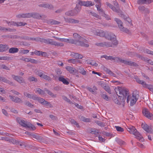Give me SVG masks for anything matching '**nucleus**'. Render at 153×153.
<instances>
[{
    "label": "nucleus",
    "instance_id": "2eb2a0df",
    "mask_svg": "<svg viewBox=\"0 0 153 153\" xmlns=\"http://www.w3.org/2000/svg\"><path fill=\"white\" fill-rule=\"evenodd\" d=\"M101 58H104L107 60H114L117 62H119L120 58L117 57H113L112 56H108L105 55H104L101 56Z\"/></svg>",
    "mask_w": 153,
    "mask_h": 153
},
{
    "label": "nucleus",
    "instance_id": "4be33fe9",
    "mask_svg": "<svg viewBox=\"0 0 153 153\" xmlns=\"http://www.w3.org/2000/svg\"><path fill=\"white\" fill-rule=\"evenodd\" d=\"M142 127L146 131L149 133H151V128L148 125L145 123H143L142 124Z\"/></svg>",
    "mask_w": 153,
    "mask_h": 153
},
{
    "label": "nucleus",
    "instance_id": "680f3d73",
    "mask_svg": "<svg viewBox=\"0 0 153 153\" xmlns=\"http://www.w3.org/2000/svg\"><path fill=\"white\" fill-rule=\"evenodd\" d=\"M91 65L94 66L95 67H97L98 66V64L97 63H96L95 62L92 61L91 62H90L89 63Z\"/></svg>",
    "mask_w": 153,
    "mask_h": 153
},
{
    "label": "nucleus",
    "instance_id": "c03bdc74",
    "mask_svg": "<svg viewBox=\"0 0 153 153\" xmlns=\"http://www.w3.org/2000/svg\"><path fill=\"white\" fill-rule=\"evenodd\" d=\"M103 69L107 73L111 75L112 74V72L109 69L105 66L103 67Z\"/></svg>",
    "mask_w": 153,
    "mask_h": 153
},
{
    "label": "nucleus",
    "instance_id": "9d476101",
    "mask_svg": "<svg viewBox=\"0 0 153 153\" xmlns=\"http://www.w3.org/2000/svg\"><path fill=\"white\" fill-rule=\"evenodd\" d=\"M95 6L97 8V10L99 11V13L100 15L105 17L107 20L110 19L108 16L105 13L104 11L101 8V3L98 4H96Z\"/></svg>",
    "mask_w": 153,
    "mask_h": 153
},
{
    "label": "nucleus",
    "instance_id": "7c9ffc66",
    "mask_svg": "<svg viewBox=\"0 0 153 153\" xmlns=\"http://www.w3.org/2000/svg\"><path fill=\"white\" fill-rule=\"evenodd\" d=\"M79 118L80 120L85 122H89L91 121V120L90 119L86 118L83 116H79Z\"/></svg>",
    "mask_w": 153,
    "mask_h": 153
},
{
    "label": "nucleus",
    "instance_id": "0eeeda50",
    "mask_svg": "<svg viewBox=\"0 0 153 153\" xmlns=\"http://www.w3.org/2000/svg\"><path fill=\"white\" fill-rule=\"evenodd\" d=\"M44 16H45L43 15H39L38 13L32 14L31 13L19 14L16 15V17L19 18H28L32 17L36 19H40Z\"/></svg>",
    "mask_w": 153,
    "mask_h": 153
},
{
    "label": "nucleus",
    "instance_id": "a19ab883",
    "mask_svg": "<svg viewBox=\"0 0 153 153\" xmlns=\"http://www.w3.org/2000/svg\"><path fill=\"white\" fill-rule=\"evenodd\" d=\"M16 145H18L20 146H24L25 147H26L25 143L23 142H21L18 140L16 144Z\"/></svg>",
    "mask_w": 153,
    "mask_h": 153
},
{
    "label": "nucleus",
    "instance_id": "39448f33",
    "mask_svg": "<svg viewBox=\"0 0 153 153\" xmlns=\"http://www.w3.org/2000/svg\"><path fill=\"white\" fill-rule=\"evenodd\" d=\"M114 91L117 96H118L119 94L123 96H129L128 90L124 87H118L115 88Z\"/></svg>",
    "mask_w": 153,
    "mask_h": 153
},
{
    "label": "nucleus",
    "instance_id": "6e6552de",
    "mask_svg": "<svg viewBox=\"0 0 153 153\" xmlns=\"http://www.w3.org/2000/svg\"><path fill=\"white\" fill-rule=\"evenodd\" d=\"M16 120L20 125L25 128H29L30 129L34 130L36 129L35 127L27 122H25L23 120H21L19 118H17Z\"/></svg>",
    "mask_w": 153,
    "mask_h": 153
},
{
    "label": "nucleus",
    "instance_id": "c9c22d12",
    "mask_svg": "<svg viewBox=\"0 0 153 153\" xmlns=\"http://www.w3.org/2000/svg\"><path fill=\"white\" fill-rule=\"evenodd\" d=\"M95 122L96 123V124H97L98 126L101 127H104L106 125L105 123L101 122L100 121H95Z\"/></svg>",
    "mask_w": 153,
    "mask_h": 153
},
{
    "label": "nucleus",
    "instance_id": "412c9836",
    "mask_svg": "<svg viewBox=\"0 0 153 153\" xmlns=\"http://www.w3.org/2000/svg\"><path fill=\"white\" fill-rule=\"evenodd\" d=\"M143 115L149 119H150L152 116V114L148 111L147 109H145L143 111Z\"/></svg>",
    "mask_w": 153,
    "mask_h": 153
},
{
    "label": "nucleus",
    "instance_id": "423d86ee",
    "mask_svg": "<svg viewBox=\"0 0 153 153\" xmlns=\"http://www.w3.org/2000/svg\"><path fill=\"white\" fill-rule=\"evenodd\" d=\"M126 99V96H113L112 98L115 103L121 106L122 107H124L125 106V100Z\"/></svg>",
    "mask_w": 153,
    "mask_h": 153
},
{
    "label": "nucleus",
    "instance_id": "aec40b11",
    "mask_svg": "<svg viewBox=\"0 0 153 153\" xmlns=\"http://www.w3.org/2000/svg\"><path fill=\"white\" fill-rule=\"evenodd\" d=\"M30 136H31L33 138L36 139L39 141H41L44 139L43 137L37 134L31 133V134H30Z\"/></svg>",
    "mask_w": 153,
    "mask_h": 153
},
{
    "label": "nucleus",
    "instance_id": "1a4fd4ad",
    "mask_svg": "<svg viewBox=\"0 0 153 153\" xmlns=\"http://www.w3.org/2000/svg\"><path fill=\"white\" fill-rule=\"evenodd\" d=\"M136 81L138 83L141 84L145 88H148L150 91L153 92V85H148L143 80H140L137 77L135 78Z\"/></svg>",
    "mask_w": 153,
    "mask_h": 153
},
{
    "label": "nucleus",
    "instance_id": "393cba45",
    "mask_svg": "<svg viewBox=\"0 0 153 153\" xmlns=\"http://www.w3.org/2000/svg\"><path fill=\"white\" fill-rule=\"evenodd\" d=\"M59 80L62 82L65 85H68L69 82L68 81V78L65 79L63 76H61L59 77L58 79Z\"/></svg>",
    "mask_w": 153,
    "mask_h": 153
},
{
    "label": "nucleus",
    "instance_id": "6ab92c4d",
    "mask_svg": "<svg viewBox=\"0 0 153 153\" xmlns=\"http://www.w3.org/2000/svg\"><path fill=\"white\" fill-rule=\"evenodd\" d=\"M29 97L30 99H33L34 100H37L40 103L44 105L45 101L44 99L36 96H29Z\"/></svg>",
    "mask_w": 153,
    "mask_h": 153
},
{
    "label": "nucleus",
    "instance_id": "3c124183",
    "mask_svg": "<svg viewBox=\"0 0 153 153\" xmlns=\"http://www.w3.org/2000/svg\"><path fill=\"white\" fill-rule=\"evenodd\" d=\"M115 128L117 131L122 132L124 131V129L121 127L119 126H115Z\"/></svg>",
    "mask_w": 153,
    "mask_h": 153
},
{
    "label": "nucleus",
    "instance_id": "09e8293b",
    "mask_svg": "<svg viewBox=\"0 0 153 153\" xmlns=\"http://www.w3.org/2000/svg\"><path fill=\"white\" fill-rule=\"evenodd\" d=\"M88 90L90 92H94L95 91L97 90V88L96 87L94 86L93 88H88Z\"/></svg>",
    "mask_w": 153,
    "mask_h": 153
},
{
    "label": "nucleus",
    "instance_id": "338daca9",
    "mask_svg": "<svg viewBox=\"0 0 153 153\" xmlns=\"http://www.w3.org/2000/svg\"><path fill=\"white\" fill-rule=\"evenodd\" d=\"M3 113L6 116H8V114L7 111L4 109H2V110Z\"/></svg>",
    "mask_w": 153,
    "mask_h": 153
},
{
    "label": "nucleus",
    "instance_id": "a878e982",
    "mask_svg": "<svg viewBox=\"0 0 153 153\" xmlns=\"http://www.w3.org/2000/svg\"><path fill=\"white\" fill-rule=\"evenodd\" d=\"M40 41L41 42L52 45H53V43L55 41H53L52 39H41Z\"/></svg>",
    "mask_w": 153,
    "mask_h": 153
},
{
    "label": "nucleus",
    "instance_id": "4468645a",
    "mask_svg": "<svg viewBox=\"0 0 153 153\" xmlns=\"http://www.w3.org/2000/svg\"><path fill=\"white\" fill-rule=\"evenodd\" d=\"M120 62L123 63L125 64L131 66L135 67H137L138 66V65L135 62H132L131 61L123 60L120 58L119 60V62Z\"/></svg>",
    "mask_w": 153,
    "mask_h": 153
},
{
    "label": "nucleus",
    "instance_id": "4c0bfd02",
    "mask_svg": "<svg viewBox=\"0 0 153 153\" xmlns=\"http://www.w3.org/2000/svg\"><path fill=\"white\" fill-rule=\"evenodd\" d=\"M79 73L82 75H85L86 74V71L83 68L80 67L79 68Z\"/></svg>",
    "mask_w": 153,
    "mask_h": 153
},
{
    "label": "nucleus",
    "instance_id": "0e129e2a",
    "mask_svg": "<svg viewBox=\"0 0 153 153\" xmlns=\"http://www.w3.org/2000/svg\"><path fill=\"white\" fill-rule=\"evenodd\" d=\"M102 98L107 100H109L111 99V98L109 96H101Z\"/></svg>",
    "mask_w": 153,
    "mask_h": 153
},
{
    "label": "nucleus",
    "instance_id": "69168bd1",
    "mask_svg": "<svg viewBox=\"0 0 153 153\" xmlns=\"http://www.w3.org/2000/svg\"><path fill=\"white\" fill-rule=\"evenodd\" d=\"M1 68L7 70H9V68L4 65H1Z\"/></svg>",
    "mask_w": 153,
    "mask_h": 153
},
{
    "label": "nucleus",
    "instance_id": "864d4df0",
    "mask_svg": "<svg viewBox=\"0 0 153 153\" xmlns=\"http://www.w3.org/2000/svg\"><path fill=\"white\" fill-rule=\"evenodd\" d=\"M29 52V50H22L20 51V52L21 53L24 54L28 53Z\"/></svg>",
    "mask_w": 153,
    "mask_h": 153
},
{
    "label": "nucleus",
    "instance_id": "6e6d98bb",
    "mask_svg": "<svg viewBox=\"0 0 153 153\" xmlns=\"http://www.w3.org/2000/svg\"><path fill=\"white\" fill-rule=\"evenodd\" d=\"M0 80L1 81H3L4 82H6L7 83H9V81L5 79V78H4L2 77H1L0 76Z\"/></svg>",
    "mask_w": 153,
    "mask_h": 153
},
{
    "label": "nucleus",
    "instance_id": "ea45409f",
    "mask_svg": "<svg viewBox=\"0 0 153 153\" xmlns=\"http://www.w3.org/2000/svg\"><path fill=\"white\" fill-rule=\"evenodd\" d=\"M44 105L47 108H53V106L50 103L47 101H45L44 102Z\"/></svg>",
    "mask_w": 153,
    "mask_h": 153
},
{
    "label": "nucleus",
    "instance_id": "f8f14e48",
    "mask_svg": "<svg viewBox=\"0 0 153 153\" xmlns=\"http://www.w3.org/2000/svg\"><path fill=\"white\" fill-rule=\"evenodd\" d=\"M60 41L67 43L75 44L77 45H84L83 44L80 42H79V43H77L76 41H75L74 39H72L61 38V39H60Z\"/></svg>",
    "mask_w": 153,
    "mask_h": 153
},
{
    "label": "nucleus",
    "instance_id": "58836bf2",
    "mask_svg": "<svg viewBox=\"0 0 153 153\" xmlns=\"http://www.w3.org/2000/svg\"><path fill=\"white\" fill-rule=\"evenodd\" d=\"M116 141L120 145H123L125 143L124 141H123L121 140L118 138H117L116 139Z\"/></svg>",
    "mask_w": 153,
    "mask_h": 153
},
{
    "label": "nucleus",
    "instance_id": "473e14b6",
    "mask_svg": "<svg viewBox=\"0 0 153 153\" xmlns=\"http://www.w3.org/2000/svg\"><path fill=\"white\" fill-rule=\"evenodd\" d=\"M19 51L18 48H12L9 50V52L10 53H15Z\"/></svg>",
    "mask_w": 153,
    "mask_h": 153
},
{
    "label": "nucleus",
    "instance_id": "f3484780",
    "mask_svg": "<svg viewBox=\"0 0 153 153\" xmlns=\"http://www.w3.org/2000/svg\"><path fill=\"white\" fill-rule=\"evenodd\" d=\"M9 26H23L27 24L25 23L19 22H16L13 21H11L7 22Z\"/></svg>",
    "mask_w": 153,
    "mask_h": 153
},
{
    "label": "nucleus",
    "instance_id": "8fccbe9b",
    "mask_svg": "<svg viewBox=\"0 0 153 153\" xmlns=\"http://www.w3.org/2000/svg\"><path fill=\"white\" fill-rule=\"evenodd\" d=\"M28 80L30 81H35V82H37V79L36 78H35L33 76H30L28 78Z\"/></svg>",
    "mask_w": 153,
    "mask_h": 153
},
{
    "label": "nucleus",
    "instance_id": "f704fd0d",
    "mask_svg": "<svg viewBox=\"0 0 153 153\" xmlns=\"http://www.w3.org/2000/svg\"><path fill=\"white\" fill-rule=\"evenodd\" d=\"M35 54L37 55H42V56H45L46 55V53L45 52H41L39 51H35L34 52Z\"/></svg>",
    "mask_w": 153,
    "mask_h": 153
},
{
    "label": "nucleus",
    "instance_id": "f257e3e1",
    "mask_svg": "<svg viewBox=\"0 0 153 153\" xmlns=\"http://www.w3.org/2000/svg\"><path fill=\"white\" fill-rule=\"evenodd\" d=\"M90 32L96 36L100 37L105 36L106 38L110 40L111 42H105L104 43H96V45L98 46L107 47H113L118 44L117 41L116 39V36L113 34L107 32H105L100 29H96L92 28L90 30Z\"/></svg>",
    "mask_w": 153,
    "mask_h": 153
},
{
    "label": "nucleus",
    "instance_id": "cd10ccee",
    "mask_svg": "<svg viewBox=\"0 0 153 153\" xmlns=\"http://www.w3.org/2000/svg\"><path fill=\"white\" fill-rule=\"evenodd\" d=\"M65 69L71 74H73L76 72L75 69L71 66H67L65 67Z\"/></svg>",
    "mask_w": 153,
    "mask_h": 153
},
{
    "label": "nucleus",
    "instance_id": "de8ad7c7",
    "mask_svg": "<svg viewBox=\"0 0 153 153\" xmlns=\"http://www.w3.org/2000/svg\"><path fill=\"white\" fill-rule=\"evenodd\" d=\"M73 11V10L68 11L65 13V14L68 16H73L75 15V14L74 13Z\"/></svg>",
    "mask_w": 153,
    "mask_h": 153
},
{
    "label": "nucleus",
    "instance_id": "49530a36",
    "mask_svg": "<svg viewBox=\"0 0 153 153\" xmlns=\"http://www.w3.org/2000/svg\"><path fill=\"white\" fill-rule=\"evenodd\" d=\"M53 45L56 46H62L64 45L63 43H62L58 42L56 41H54L53 43Z\"/></svg>",
    "mask_w": 153,
    "mask_h": 153
},
{
    "label": "nucleus",
    "instance_id": "7ed1b4c3",
    "mask_svg": "<svg viewBox=\"0 0 153 153\" xmlns=\"http://www.w3.org/2000/svg\"><path fill=\"white\" fill-rule=\"evenodd\" d=\"M94 4V2L91 1H83L81 0H78V3L76 4L75 10L77 12H79L81 9V6H84L86 7H91Z\"/></svg>",
    "mask_w": 153,
    "mask_h": 153
},
{
    "label": "nucleus",
    "instance_id": "4d7b16f0",
    "mask_svg": "<svg viewBox=\"0 0 153 153\" xmlns=\"http://www.w3.org/2000/svg\"><path fill=\"white\" fill-rule=\"evenodd\" d=\"M91 15L93 16L96 17V18L98 19H100V17L97 14L95 13H91Z\"/></svg>",
    "mask_w": 153,
    "mask_h": 153
},
{
    "label": "nucleus",
    "instance_id": "5fc2aeb1",
    "mask_svg": "<svg viewBox=\"0 0 153 153\" xmlns=\"http://www.w3.org/2000/svg\"><path fill=\"white\" fill-rule=\"evenodd\" d=\"M42 78L48 80L51 79V78L50 76L44 74H43Z\"/></svg>",
    "mask_w": 153,
    "mask_h": 153
},
{
    "label": "nucleus",
    "instance_id": "e2e57ef3",
    "mask_svg": "<svg viewBox=\"0 0 153 153\" xmlns=\"http://www.w3.org/2000/svg\"><path fill=\"white\" fill-rule=\"evenodd\" d=\"M7 100V98L6 97H4L2 96H0V101L1 102H5Z\"/></svg>",
    "mask_w": 153,
    "mask_h": 153
},
{
    "label": "nucleus",
    "instance_id": "774afa93",
    "mask_svg": "<svg viewBox=\"0 0 153 153\" xmlns=\"http://www.w3.org/2000/svg\"><path fill=\"white\" fill-rule=\"evenodd\" d=\"M75 105L76 107L78 108H79L80 109H82L83 108L82 106L79 105L77 103H76L75 104Z\"/></svg>",
    "mask_w": 153,
    "mask_h": 153
},
{
    "label": "nucleus",
    "instance_id": "2f4dec72",
    "mask_svg": "<svg viewBox=\"0 0 153 153\" xmlns=\"http://www.w3.org/2000/svg\"><path fill=\"white\" fill-rule=\"evenodd\" d=\"M65 21L69 23H77L79 22V21L78 20H75L72 19H66L65 18H64Z\"/></svg>",
    "mask_w": 153,
    "mask_h": 153
},
{
    "label": "nucleus",
    "instance_id": "9b49d317",
    "mask_svg": "<svg viewBox=\"0 0 153 153\" xmlns=\"http://www.w3.org/2000/svg\"><path fill=\"white\" fill-rule=\"evenodd\" d=\"M115 20L118 24V27L121 31L127 33L129 32V30L128 29L123 27L122 23L120 20L117 18H115Z\"/></svg>",
    "mask_w": 153,
    "mask_h": 153
},
{
    "label": "nucleus",
    "instance_id": "f03ea898",
    "mask_svg": "<svg viewBox=\"0 0 153 153\" xmlns=\"http://www.w3.org/2000/svg\"><path fill=\"white\" fill-rule=\"evenodd\" d=\"M74 37L76 39V40H74L76 41L77 43L80 42L83 44L84 45H80V46H84L85 47H88L89 45L88 44V39L86 37L84 38L81 37V36L77 33H74L73 34Z\"/></svg>",
    "mask_w": 153,
    "mask_h": 153
},
{
    "label": "nucleus",
    "instance_id": "c756f323",
    "mask_svg": "<svg viewBox=\"0 0 153 153\" xmlns=\"http://www.w3.org/2000/svg\"><path fill=\"white\" fill-rule=\"evenodd\" d=\"M47 23L51 25H58L60 23V22L53 20H50L46 22Z\"/></svg>",
    "mask_w": 153,
    "mask_h": 153
},
{
    "label": "nucleus",
    "instance_id": "bb28decb",
    "mask_svg": "<svg viewBox=\"0 0 153 153\" xmlns=\"http://www.w3.org/2000/svg\"><path fill=\"white\" fill-rule=\"evenodd\" d=\"M12 76L15 80L20 83H23L24 82L23 79L22 77L16 76L13 75H12Z\"/></svg>",
    "mask_w": 153,
    "mask_h": 153
},
{
    "label": "nucleus",
    "instance_id": "e433bc0d",
    "mask_svg": "<svg viewBox=\"0 0 153 153\" xmlns=\"http://www.w3.org/2000/svg\"><path fill=\"white\" fill-rule=\"evenodd\" d=\"M67 61L69 63L76 64L77 63V59H68Z\"/></svg>",
    "mask_w": 153,
    "mask_h": 153
},
{
    "label": "nucleus",
    "instance_id": "79ce46f5",
    "mask_svg": "<svg viewBox=\"0 0 153 153\" xmlns=\"http://www.w3.org/2000/svg\"><path fill=\"white\" fill-rule=\"evenodd\" d=\"M41 6L44 7L48 8L49 9H52L53 8V6L51 5H49L48 4H43L41 5Z\"/></svg>",
    "mask_w": 153,
    "mask_h": 153
},
{
    "label": "nucleus",
    "instance_id": "c85d7f7f",
    "mask_svg": "<svg viewBox=\"0 0 153 153\" xmlns=\"http://www.w3.org/2000/svg\"><path fill=\"white\" fill-rule=\"evenodd\" d=\"M9 47L8 45L2 44H0V52L5 51L8 49Z\"/></svg>",
    "mask_w": 153,
    "mask_h": 153
},
{
    "label": "nucleus",
    "instance_id": "bf43d9fd",
    "mask_svg": "<svg viewBox=\"0 0 153 153\" xmlns=\"http://www.w3.org/2000/svg\"><path fill=\"white\" fill-rule=\"evenodd\" d=\"M36 74L42 78L43 74L42 72L41 71H38L36 73Z\"/></svg>",
    "mask_w": 153,
    "mask_h": 153
},
{
    "label": "nucleus",
    "instance_id": "603ef678",
    "mask_svg": "<svg viewBox=\"0 0 153 153\" xmlns=\"http://www.w3.org/2000/svg\"><path fill=\"white\" fill-rule=\"evenodd\" d=\"M146 0H138L137 3L140 4H146Z\"/></svg>",
    "mask_w": 153,
    "mask_h": 153
},
{
    "label": "nucleus",
    "instance_id": "5701e85b",
    "mask_svg": "<svg viewBox=\"0 0 153 153\" xmlns=\"http://www.w3.org/2000/svg\"><path fill=\"white\" fill-rule=\"evenodd\" d=\"M10 99L13 102L16 103H22V100L18 97L17 96H9Z\"/></svg>",
    "mask_w": 153,
    "mask_h": 153
},
{
    "label": "nucleus",
    "instance_id": "b1692460",
    "mask_svg": "<svg viewBox=\"0 0 153 153\" xmlns=\"http://www.w3.org/2000/svg\"><path fill=\"white\" fill-rule=\"evenodd\" d=\"M71 56L74 58L78 59H81L83 57V56L78 53L72 52Z\"/></svg>",
    "mask_w": 153,
    "mask_h": 153
},
{
    "label": "nucleus",
    "instance_id": "72a5a7b5",
    "mask_svg": "<svg viewBox=\"0 0 153 153\" xmlns=\"http://www.w3.org/2000/svg\"><path fill=\"white\" fill-rule=\"evenodd\" d=\"M91 131L90 132V133L94 134L97 135V134H99V131L97 129H95L94 128H91L90 130Z\"/></svg>",
    "mask_w": 153,
    "mask_h": 153
},
{
    "label": "nucleus",
    "instance_id": "13d9d810",
    "mask_svg": "<svg viewBox=\"0 0 153 153\" xmlns=\"http://www.w3.org/2000/svg\"><path fill=\"white\" fill-rule=\"evenodd\" d=\"M104 89L108 93H110L111 91L109 87L108 86H105L104 87Z\"/></svg>",
    "mask_w": 153,
    "mask_h": 153
},
{
    "label": "nucleus",
    "instance_id": "37998d69",
    "mask_svg": "<svg viewBox=\"0 0 153 153\" xmlns=\"http://www.w3.org/2000/svg\"><path fill=\"white\" fill-rule=\"evenodd\" d=\"M63 99L65 101L69 103L70 104H73L72 102L71 101L70 99L68 98L66 96H63Z\"/></svg>",
    "mask_w": 153,
    "mask_h": 153
},
{
    "label": "nucleus",
    "instance_id": "ddd939ff",
    "mask_svg": "<svg viewBox=\"0 0 153 153\" xmlns=\"http://www.w3.org/2000/svg\"><path fill=\"white\" fill-rule=\"evenodd\" d=\"M136 96H127V102L128 103L129 101H130V105L131 106H133L134 105L137 101V99Z\"/></svg>",
    "mask_w": 153,
    "mask_h": 153
},
{
    "label": "nucleus",
    "instance_id": "a211bd4d",
    "mask_svg": "<svg viewBox=\"0 0 153 153\" xmlns=\"http://www.w3.org/2000/svg\"><path fill=\"white\" fill-rule=\"evenodd\" d=\"M45 91H46L47 92L49 95H51V93L50 91L47 90L46 89H45V91H43L40 88H37L36 89V92L37 93L40 95H43L45 94Z\"/></svg>",
    "mask_w": 153,
    "mask_h": 153
},
{
    "label": "nucleus",
    "instance_id": "dca6fc26",
    "mask_svg": "<svg viewBox=\"0 0 153 153\" xmlns=\"http://www.w3.org/2000/svg\"><path fill=\"white\" fill-rule=\"evenodd\" d=\"M106 4L111 8L113 11L116 12H119V9L118 7V4L116 1L114 2V4L116 6V7H114L111 4L109 3L108 2H106Z\"/></svg>",
    "mask_w": 153,
    "mask_h": 153
},
{
    "label": "nucleus",
    "instance_id": "052dcab7",
    "mask_svg": "<svg viewBox=\"0 0 153 153\" xmlns=\"http://www.w3.org/2000/svg\"><path fill=\"white\" fill-rule=\"evenodd\" d=\"M49 117L52 120H58V118L56 116H54L53 115H50Z\"/></svg>",
    "mask_w": 153,
    "mask_h": 153
},
{
    "label": "nucleus",
    "instance_id": "a18cd8bd",
    "mask_svg": "<svg viewBox=\"0 0 153 153\" xmlns=\"http://www.w3.org/2000/svg\"><path fill=\"white\" fill-rule=\"evenodd\" d=\"M17 141L18 140H17L13 138H9V142L10 143H11L13 144L16 145Z\"/></svg>",
    "mask_w": 153,
    "mask_h": 153
},
{
    "label": "nucleus",
    "instance_id": "20e7f679",
    "mask_svg": "<svg viewBox=\"0 0 153 153\" xmlns=\"http://www.w3.org/2000/svg\"><path fill=\"white\" fill-rule=\"evenodd\" d=\"M126 128L130 134H134L136 137L137 138L139 139L140 141H143L144 140L142 136L137 131L136 129L134 126H127Z\"/></svg>",
    "mask_w": 153,
    "mask_h": 153
}]
</instances>
